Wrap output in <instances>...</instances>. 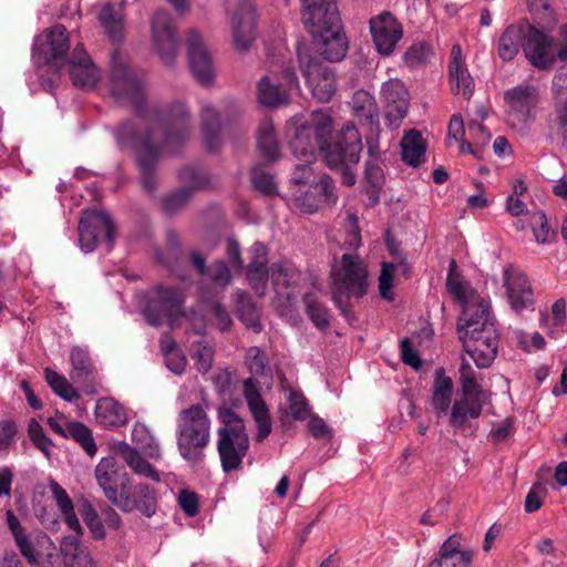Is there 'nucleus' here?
<instances>
[{
    "label": "nucleus",
    "mask_w": 567,
    "mask_h": 567,
    "mask_svg": "<svg viewBox=\"0 0 567 567\" xmlns=\"http://www.w3.org/2000/svg\"><path fill=\"white\" fill-rule=\"evenodd\" d=\"M332 118L322 111L312 112L310 120L295 128L290 141L293 155L307 163H312L316 153L323 155L330 168L340 167L347 163H358L362 151L361 134L358 128L346 124L333 143H329L332 133Z\"/></svg>",
    "instance_id": "1"
},
{
    "label": "nucleus",
    "mask_w": 567,
    "mask_h": 567,
    "mask_svg": "<svg viewBox=\"0 0 567 567\" xmlns=\"http://www.w3.org/2000/svg\"><path fill=\"white\" fill-rule=\"evenodd\" d=\"M148 116L152 126L135 145L143 188L152 193L156 186L155 165L162 150L175 152L189 136L190 115L182 102L165 107L153 106Z\"/></svg>",
    "instance_id": "2"
},
{
    "label": "nucleus",
    "mask_w": 567,
    "mask_h": 567,
    "mask_svg": "<svg viewBox=\"0 0 567 567\" xmlns=\"http://www.w3.org/2000/svg\"><path fill=\"white\" fill-rule=\"evenodd\" d=\"M32 58L37 64H48L60 70L69 66L72 82L78 87L93 89L101 79L96 68L83 44L73 47L69 38H35Z\"/></svg>",
    "instance_id": "3"
},
{
    "label": "nucleus",
    "mask_w": 567,
    "mask_h": 567,
    "mask_svg": "<svg viewBox=\"0 0 567 567\" xmlns=\"http://www.w3.org/2000/svg\"><path fill=\"white\" fill-rule=\"evenodd\" d=\"M210 442V420L200 404L183 409L177 416L176 445L183 460L197 465Z\"/></svg>",
    "instance_id": "4"
},
{
    "label": "nucleus",
    "mask_w": 567,
    "mask_h": 567,
    "mask_svg": "<svg viewBox=\"0 0 567 567\" xmlns=\"http://www.w3.org/2000/svg\"><path fill=\"white\" fill-rule=\"evenodd\" d=\"M332 300L342 315L350 321L353 311L351 298L360 299L369 286L368 270L364 262L354 255H342L339 265L331 270Z\"/></svg>",
    "instance_id": "5"
},
{
    "label": "nucleus",
    "mask_w": 567,
    "mask_h": 567,
    "mask_svg": "<svg viewBox=\"0 0 567 567\" xmlns=\"http://www.w3.org/2000/svg\"><path fill=\"white\" fill-rule=\"evenodd\" d=\"M219 420L223 425L217 431V451L223 471L230 473L240 468L249 449V439L244 421L231 410H220Z\"/></svg>",
    "instance_id": "6"
},
{
    "label": "nucleus",
    "mask_w": 567,
    "mask_h": 567,
    "mask_svg": "<svg viewBox=\"0 0 567 567\" xmlns=\"http://www.w3.org/2000/svg\"><path fill=\"white\" fill-rule=\"evenodd\" d=\"M50 488L65 524L76 534L65 536L61 542L60 549L65 567H95L86 547L80 544L79 535L83 529L74 512L72 499L56 482H52Z\"/></svg>",
    "instance_id": "7"
},
{
    "label": "nucleus",
    "mask_w": 567,
    "mask_h": 567,
    "mask_svg": "<svg viewBox=\"0 0 567 567\" xmlns=\"http://www.w3.org/2000/svg\"><path fill=\"white\" fill-rule=\"evenodd\" d=\"M110 92L120 104H131L141 111L144 102V83L140 74L130 68L126 60L115 52L112 56Z\"/></svg>",
    "instance_id": "8"
},
{
    "label": "nucleus",
    "mask_w": 567,
    "mask_h": 567,
    "mask_svg": "<svg viewBox=\"0 0 567 567\" xmlns=\"http://www.w3.org/2000/svg\"><path fill=\"white\" fill-rule=\"evenodd\" d=\"M302 21L310 35H341L343 28L336 0H301Z\"/></svg>",
    "instance_id": "9"
},
{
    "label": "nucleus",
    "mask_w": 567,
    "mask_h": 567,
    "mask_svg": "<svg viewBox=\"0 0 567 567\" xmlns=\"http://www.w3.org/2000/svg\"><path fill=\"white\" fill-rule=\"evenodd\" d=\"M298 59L302 74L315 97L320 102H328L336 92V79L331 69L308 54V44L299 42L297 45Z\"/></svg>",
    "instance_id": "10"
},
{
    "label": "nucleus",
    "mask_w": 567,
    "mask_h": 567,
    "mask_svg": "<svg viewBox=\"0 0 567 567\" xmlns=\"http://www.w3.org/2000/svg\"><path fill=\"white\" fill-rule=\"evenodd\" d=\"M184 316V293L179 288L157 286L148 296L144 317L151 326H159L164 318Z\"/></svg>",
    "instance_id": "11"
},
{
    "label": "nucleus",
    "mask_w": 567,
    "mask_h": 567,
    "mask_svg": "<svg viewBox=\"0 0 567 567\" xmlns=\"http://www.w3.org/2000/svg\"><path fill=\"white\" fill-rule=\"evenodd\" d=\"M104 235L109 247L112 248L114 240V227L110 216L103 212L86 209L83 212L79 224L80 247L85 252L94 250L97 238Z\"/></svg>",
    "instance_id": "12"
},
{
    "label": "nucleus",
    "mask_w": 567,
    "mask_h": 567,
    "mask_svg": "<svg viewBox=\"0 0 567 567\" xmlns=\"http://www.w3.org/2000/svg\"><path fill=\"white\" fill-rule=\"evenodd\" d=\"M71 381L86 395H96L101 389V381L89 352L80 347H73L70 353Z\"/></svg>",
    "instance_id": "13"
},
{
    "label": "nucleus",
    "mask_w": 567,
    "mask_h": 567,
    "mask_svg": "<svg viewBox=\"0 0 567 567\" xmlns=\"http://www.w3.org/2000/svg\"><path fill=\"white\" fill-rule=\"evenodd\" d=\"M122 512H140L146 517H152L156 513L157 498L154 488L144 483L135 485L126 484L120 492V497L114 504Z\"/></svg>",
    "instance_id": "14"
},
{
    "label": "nucleus",
    "mask_w": 567,
    "mask_h": 567,
    "mask_svg": "<svg viewBox=\"0 0 567 567\" xmlns=\"http://www.w3.org/2000/svg\"><path fill=\"white\" fill-rule=\"evenodd\" d=\"M504 100L509 107V114L525 123L534 116L540 102V91L537 85L523 83L505 91Z\"/></svg>",
    "instance_id": "15"
},
{
    "label": "nucleus",
    "mask_w": 567,
    "mask_h": 567,
    "mask_svg": "<svg viewBox=\"0 0 567 567\" xmlns=\"http://www.w3.org/2000/svg\"><path fill=\"white\" fill-rule=\"evenodd\" d=\"M464 351L474 360L477 368H488L497 355L498 333L496 328L487 327L484 334L461 340Z\"/></svg>",
    "instance_id": "16"
},
{
    "label": "nucleus",
    "mask_w": 567,
    "mask_h": 567,
    "mask_svg": "<svg viewBox=\"0 0 567 567\" xmlns=\"http://www.w3.org/2000/svg\"><path fill=\"white\" fill-rule=\"evenodd\" d=\"M95 480L112 504L116 503L120 492L130 483L127 473L118 468L113 457H104L99 462L95 467Z\"/></svg>",
    "instance_id": "17"
},
{
    "label": "nucleus",
    "mask_w": 567,
    "mask_h": 567,
    "mask_svg": "<svg viewBox=\"0 0 567 567\" xmlns=\"http://www.w3.org/2000/svg\"><path fill=\"white\" fill-rule=\"evenodd\" d=\"M260 386L252 378L244 382V395L248 404L249 411L257 423L256 440L264 441L271 432L272 424L270 420L269 410L261 398Z\"/></svg>",
    "instance_id": "18"
},
{
    "label": "nucleus",
    "mask_w": 567,
    "mask_h": 567,
    "mask_svg": "<svg viewBox=\"0 0 567 567\" xmlns=\"http://www.w3.org/2000/svg\"><path fill=\"white\" fill-rule=\"evenodd\" d=\"M47 423L58 435L78 442L89 456L93 457L96 454L97 446L91 430L85 424L68 421L62 414L49 417Z\"/></svg>",
    "instance_id": "19"
},
{
    "label": "nucleus",
    "mask_w": 567,
    "mask_h": 567,
    "mask_svg": "<svg viewBox=\"0 0 567 567\" xmlns=\"http://www.w3.org/2000/svg\"><path fill=\"white\" fill-rule=\"evenodd\" d=\"M533 22L528 19H519L516 23L508 25L503 35H548L554 32L559 23L554 7L545 12L532 18Z\"/></svg>",
    "instance_id": "20"
},
{
    "label": "nucleus",
    "mask_w": 567,
    "mask_h": 567,
    "mask_svg": "<svg viewBox=\"0 0 567 567\" xmlns=\"http://www.w3.org/2000/svg\"><path fill=\"white\" fill-rule=\"evenodd\" d=\"M473 556V549H462V536L454 534L441 545L439 557L427 567H472Z\"/></svg>",
    "instance_id": "21"
},
{
    "label": "nucleus",
    "mask_w": 567,
    "mask_h": 567,
    "mask_svg": "<svg viewBox=\"0 0 567 567\" xmlns=\"http://www.w3.org/2000/svg\"><path fill=\"white\" fill-rule=\"evenodd\" d=\"M188 61L196 81L203 85L212 84L214 80L213 60L202 38H189Z\"/></svg>",
    "instance_id": "22"
},
{
    "label": "nucleus",
    "mask_w": 567,
    "mask_h": 567,
    "mask_svg": "<svg viewBox=\"0 0 567 567\" xmlns=\"http://www.w3.org/2000/svg\"><path fill=\"white\" fill-rule=\"evenodd\" d=\"M504 285L513 309L519 312L533 307L532 287L524 274L514 268L506 269Z\"/></svg>",
    "instance_id": "23"
},
{
    "label": "nucleus",
    "mask_w": 567,
    "mask_h": 567,
    "mask_svg": "<svg viewBox=\"0 0 567 567\" xmlns=\"http://www.w3.org/2000/svg\"><path fill=\"white\" fill-rule=\"evenodd\" d=\"M449 78L451 89L455 94H461L464 99L470 100L474 92V80L471 76L464 59L462 49L458 44L453 45L451 50Z\"/></svg>",
    "instance_id": "24"
},
{
    "label": "nucleus",
    "mask_w": 567,
    "mask_h": 567,
    "mask_svg": "<svg viewBox=\"0 0 567 567\" xmlns=\"http://www.w3.org/2000/svg\"><path fill=\"white\" fill-rule=\"evenodd\" d=\"M551 95L556 115L557 133L567 146V69L558 71L551 82Z\"/></svg>",
    "instance_id": "25"
},
{
    "label": "nucleus",
    "mask_w": 567,
    "mask_h": 567,
    "mask_svg": "<svg viewBox=\"0 0 567 567\" xmlns=\"http://www.w3.org/2000/svg\"><path fill=\"white\" fill-rule=\"evenodd\" d=\"M526 59L538 69H548L556 60L557 49L553 38H527L523 44Z\"/></svg>",
    "instance_id": "26"
},
{
    "label": "nucleus",
    "mask_w": 567,
    "mask_h": 567,
    "mask_svg": "<svg viewBox=\"0 0 567 567\" xmlns=\"http://www.w3.org/2000/svg\"><path fill=\"white\" fill-rule=\"evenodd\" d=\"M484 401L485 395L462 393L452 405L450 424L457 430H463L468 417L477 419L481 415Z\"/></svg>",
    "instance_id": "27"
},
{
    "label": "nucleus",
    "mask_w": 567,
    "mask_h": 567,
    "mask_svg": "<svg viewBox=\"0 0 567 567\" xmlns=\"http://www.w3.org/2000/svg\"><path fill=\"white\" fill-rule=\"evenodd\" d=\"M381 94L386 103L388 116L401 120L408 114L409 93L399 80H390L382 86Z\"/></svg>",
    "instance_id": "28"
},
{
    "label": "nucleus",
    "mask_w": 567,
    "mask_h": 567,
    "mask_svg": "<svg viewBox=\"0 0 567 567\" xmlns=\"http://www.w3.org/2000/svg\"><path fill=\"white\" fill-rule=\"evenodd\" d=\"M6 520L9 530L11 532L14 543L20 550V554L31 565H38L39 554L34 548V544L27 533V529L21 525L19 518L14 515L12 509L6 512Z\"/></svg>",
    "instance_id": "29"
},
{
    "label": "nucleus",
    "mask_w": 567,
    "mask_h": 567,
    "mask_svg": "<svg viewBox=\"0 0 567 567\" xmlns=\"http://www.w3.org/2000/svg\"><path fill=\"white\" fill-rule=\"evenodd\" d=\"M351 105L354 116L362 122V125H368L372 133L378 131V106L369 92L363 90L357 91L353 94Z\"/></svg>",
    "instance_id": "30"
},
{
    "label": "nucleus",
    "mask_w": 567,
    "mask_h": 567,
    "mask_svg": "<svg viewBox=\"0 0 567 567\" xmlns=\"http://www.w3.org/2000/svg\"><path fill=\"white\" fill-rule=\"evenodd\" d=\"M94 415L96 422L104 427L122 426L127 421L124 408L111 398H102L96 402Z\"/></svg>",
    "instance_id": "31"
},
{
    "label": "nucleus",
    "mask_w": 567,
    "mask_h": 567,
    "mask_svg": "<svg viewBox=\"0 0 567 567\" xmlns=\"http://www.w3.org/2000/svg\"><path fill=\"white\" fill-rule=\"evenodd\" d=\"M117 454L122 457V460L126 463V465L137 475L150 478L154 482H159L161 476L159 473L150 464L141 453L123 442L117 447Z\"/></svg>",
    "instance_id": "32"
},
{
    "label": "nucleus",
    "mask_w": 567,
    "mask_h": 567,
    "mask_svg": "<svg viewBox=\"0 0 567 567\" xmlns=\"http://www.w3.org/2000/svg\"><path fill=\"white\" fill-rule=\"evenodd\" d=\"M426 144L421 133L410 130L401 141V155L403 162L411 166H419L425 159Z\"/></svg>",
    "instance_id": "33"
},
{
    "label": "nucleus",
    "mask_w": 567,
    "mask_h": 567,
    "mask_svg": "<svg viewBox=\"0 0 567 567\" xmlns=\"http://www.w3.org/2000/svg\"><path fill=\"white\" fill-rule=\"evenodd\" d=\"M231 23L234 35H246L254 31L257 23L256 6L254 0H238V6L233 14Z\"/></svg>",
    "instance_id": "34"
},
{
    "label": "nucleus",
    "mask_w": 567,
    "mask_h": 567,
    "mask_svg": "<svg viewBox=\"0 0 567 567\" xmlns=\"http://www.w3.org/2000/svg\"><path fill=\"white\" fill-rule=\"evenodd\" d=\"M310 47L329 61H340L349 48L348 38H311Z\"/></svg>",
    "instance_id": "35"
},
{
    "label": "nucleus",
    "mask_w": 567,
    "mask_h": 567,
    "mask_svg": "<svg viewBox=\"0 0 567 567\" xmlns=\"http://www.w3.org/2000/svg\"><path fill=\"white\" fill-rule=\"evenodd\" d=\"M200 116L206 147L209 152H215L219 147V115L210 105H204Z\"/></svg>",
    "instance_id": "36"
},
{
    "label": "nucleus",
    "mask_w": 567,
    "mask_h": 567,
    "mask_svg": "<svg viewBox=\"0 0 567 567\" xmlns=\"http://www.w3.org/2000/svg\"><path fill=\"white\" fill-rule=\"evenodd\" d=\"M257 146L259 153L268 161L272 162L279 157V144L272 122L264 121L260 123Z\"/></svg>",
    "instance_id": "37"
},
{
    "label": "nucleus",
    "mask_w": 567,
    "mask_h": 567,
    "mask_svg": "<svg viewBox=\"0 0 567 567\" xmlns=\"http://www.w3.org/2000/svg\"><path fill=\"white\" fill-rule=\"evenodd\" d=\"M473 315L470 309L463 310L462 316L458 318L457 332L460 340L472 338L475 336L484 334L487 327L495 328L493 317H481L482 321H474Z\"/></svg>",
    "instance_id": "38"
},
{
    "label": "nucleus",
    "mask_w": 567,
    "mask_h": 567,
    "mask_svg": "<svg viewBox=\"0 0 567 567\" xmlns=\"http://www.w3.org/2000/svg\"><path fill=\"white\" fill-rule=\"evenodd\" d=\"M45 380L52 391L68 402H73L80 399L79 388H74L72 383L62 374L54 370L47 368L44 370Z\"/></svg>",
    "instance_id": "39"
},
{
    "label": "nucleus",
    "mask_w": 567,
    "mask_h": 567,
    "mask_svg": "<svg viewBox=\"0 0 567 567\" xmlns=\"http://www.w3.org/2000/svg\"><path fill=\"white\" fill-rule=\"evenodd\" d=\"M299 277V270L289 260H280L270 266V279L276 288L295 286Z\"/></svg>",
    "instance_id": "40"
},
{
    "label": "nucleus",
    "mask_w": 567,
    "mask_h": 567,
    "mask_svg": "<svg viewBox=\"0 0 567 567\" xmlns=\"http://www.w3.org/2000/svg\"><path fill=\"white\" fill-rule=\"evenodd\" d=\"M453 393V381L443 373L437 375L433 385L432 405L434 410L447 413Z\"/></svg>",
    "instance_id": "41"
},
{
    "label": "nucleus",
    "mask_w": 567,
    "mask_h": 567,
    "mask_svg": "<svg viewBox=\"0 0 567 567\" xmlns=\"http://www.w3.org/2000/svg\"><path fill=\"white\" fill-rule=\"evenodd\" d=\"M290 196L293 205L303 213H315L319 207L320 197L315 183L290 189Z\"/></svg>",
    "instance_id": "42"
},
{
    "label": "nucleus",
    "mask_w": 567,
    "mask_h": 567,
    "mask_svg": "<svg viewBox=\"0 0 567 567\" xmlns=\"http://www.w3.org/2000/svg\"><path fill=\"white\" fill-rule=\"evenodd\" d=\"M99 21L109 35H120L124 30L123 9L106 3L99 13Z\"/></svg>",
    "instance_id": "43"
},
{
    "label": "nucleus",
    "mask_w": 567,
    "mask_h": 567,
    "mask_svg": "<svg viewBox=\"0 0 567 567\" xmlns=\"http://www.w3.org/2000/svg\"><path fill=\"white\" fill-rule=\"evenodd\" d=\"M371 35H403V28L396 18L385 11L370 19Z\"/></svg>",
    "instance_id": "44"
},
{
    "label": "nucleus",
    "mask_w": 567,
    "mask_h": 567,
    "mask_svg": "<svg viewBox=\"0 0 567 567\" xmlns=\"http://www.w3.org/2000/svg\"><path fill=\"white\" fill-rule=\"evenodd\" d=\"M364 178L368 184L365 193L372 204L378 203L379 193L384 182L383 171L377 159H371L365 163Z\"/></svg>",
    "instance_id": "45"
},
{
    "label": "nucleus",
    "mask_w": 567,
    "mask_h": 567,
    "mask_svg": "<svg viewBox=\"0 0 567 567\" xmlns=\"http://www.w3.org/2000/svg\"><path fill=\"white\" fill-rule=\"evenodd\" d=\"M303 303L307 315L317 328L324 330L330 326L329 311L324 305L319 302L315 293H306L303 296Z\"/></svg>",
    "instance_id": "46"
},
{
    "label": "nucleus",
    "mask_w": 567,
    "mask_h": 567,
    "mask_svg": "<svg viewBox=\"0 0 567 567\" xmlns=\"http://www.w3.org/2000/svg\"><path fill=\"white\" fill-rule=\"evenodd\" d=\"M458 382L461 384L463 394H480L485 395V392L480 383V374L473 369L466 359H462L458 369Z\"/></svg>",
    "instance_id": "47"
},
{
    "label": "nucleus",
    "mask_w": 567,
    "mask_h": 567,
    "mask_svg": "<svg viewBox=\"0 0 567 567\" xmlns=\"http://www.w3.org/2000/svg\"><path fill=\"white\" fill-rule=\"evenodd\" d=\"M259 102L267 106H279L288 103L287 93L279 86L269 83L267 78L260 80L258 84Z\"/></svg>",
    "instance_id": "48"
},
{
    "label": "nucleus",
    "mask_w": 567,
    "mask_h": 567,
    "mask_svg": "<svg viewBox=\"0 0 567 567\" xmlns=\"http://www.w3.org/2000/svg\"><path fill=\"white\" fill-rule=\"evenodd\" d=\"M132 439L136 443L141 444L146 454L152 458L161 457V449L157 443L154 442L153 436L148 427L143 423H136L132 430Z\"/></svg>",
    "instance_id": "49"
},
{
    "label": "nucleus",
    "mask_w": 567,
    "mask_h": 567,
    "mask_svg": "<svg viewBox=\"0 0 567 567\" xmlns=\"http://www.w3.org/2000/svg\"><path fill=\"white\" fill-rule=\"evenodd\" d=\"M190 357L196 369L200 373H206L212 368L214 351L207 342L198 341L192 344Z\"/></svg>",
    "instance_id": "50"
},
{
    "label": "nucleus",
    "mask_w": 567,
    "mask_h": 567,
    "mask_svg": "<svg viewBox=\"0 0 567 567\" xmlns=\"http://www.w3.org/2000/svg\"><path fill=\"white\" fill-rule=\"evenodd\" d=\"M287 398L289 410L292 417L297 421H305L310 416V406L308 400L302 393L289 388Z\"/></svg>",
    "instance_id": "51"
},
{
    "label": "nucleus",
    "mask_w": 567,
    "mask_h": 567,
    "mask_svg": "<svg viewBox=\"0 0 567 567\" xmlns=\"http://www.w3.org/2000/svg\"><path fill=\"white\" fill-rule=\"evenodd\" d=\"M81 516L85 525L91 530L92 535L96 539H102L105 536L104 526L97 515L95 508L85 501L80 508Z\"/></svg>",
    "instance_id": "52"
},
{
    "label": "nucleus",
    "mask_w": 567,
    "mask_h": 567,
    "mask_svg": "<svg viewBox=\"0 0 567 567\" xmlns=\"http://www.w3.org/2000/svg\"><path fill=\"white\" fill-rule=\"evenodd\" d=\"M432 55V48L425 41L414 43L404 54V60L410 66L425 63Z\"/></svg>",
    "instance_id": "53"
},
{
    "label": "nucleus",
    "mask_w": 567,
    "mask_h": 567,
    "mask_svg": "<svg viewBox=\"0 0 567 567\" xmlns=\"http://www.w3.org/2000/svg\"><path fill=\"white\" fill-rule=\"evenodd\" d=\"M251 182L254 187L262 194L274 195L276 193V184L272 175L260 166L252 168Z\"/></svg>",
    "instance_id": "54"
},
{
    "label": "nucleus",
    "mask_w": 567,
    "mask_h": 567,
    "mask_svg": "<svg viewBox=\"0 0 567 567\" xmlns=\"http://www.w3.org/2000/svg\"><path fill=\"white\" fill-rule=\"evenodd\" d=\"M152 35H174L176 25L171 16L163 10L157 11L152 18Z\"/></svg>",
    "instance_id": "55"
},
{
    "label": "nucleus",
    "mask_w": 567,
    "mask_h": 567,
    "mask_svg": "<svg viewBox=\"0 0 567 567\" xmlns=\"http://www.w3.org/2000/svg\"><path fill=\"white\" fill-rule=\"evenodd\" d=\"M28 434L32 443L47 456L50 455L51 440L45 435L41 424L32 419L28 425Z\"/></svg>",
    "instance_id": "56"
},
{
    "label": "nucleus",
    "mask_w": 567,
    "mask_h": 567,
    "mask_svg": "<svg viewBox=\"0 0 567 567\" xmlns=\"http://www.w3.org/2000/svg\"><path fill=\"white\" fill-rule=\"evenodd\" d=\"M190 194L192 192L189 187H183L167 194L162 199L163 209L167 213H174L178 210L188 202Z\"/></svg>",
    "instance_id": "57"
},
{
    "label": "nucleus",
    "mask_w": 567,
    "mask_h": 567,
    "mask_svg": "<svg viewBox=\"0 0 567 567\" xmlns=\"http://www.w3.org/2000/svg\"><path fill=\"white\" fill-rule=\"evenodd\" d=\"M546 495H547L546 485L542 482L534 483L525 498V504H524L525 511L527 513H534V512L538 511L542 507Z\"/></svg>",
    "instance_id": "58"
},
{
    "label": "nucleus",
    "mask_w": 567,
    "mask_h": 567,
    "mask_svg": "<svg viewBox=\"0 0 567 567\" xmlns=\"http://www.w3.org/2000/svg\"><path fill=\"white\" fill-rule=\"evenodd\" d=\"M270 268L267 267H247V279L257 295L264 296Z\"/></svg>",
    "instance_id": "59"
},
{
    "label": "nucleus",
    "mask_w": 567,
    "mask_h": 567,
    "mask_svg": "<svg viewBox=\"0 0 567 567\" xmlns=\"http://www.w3.org/2000/svg\"><path fill=\"white\" fill-rule=\"evenodd\" d=\"M310 164L311 163L303 162L296 165V168L291 174L292 186L290 189H296L300 186H307L317 182L313 168Z\"/></svg>",
    "instance_id": "60"
},
{
    "label": "nucleus",
    "mask_w": 567,
    "mask_h": 567,
    "mask_svg": "<svg viewBox=\"0 0 567 567\" xmlns=\"http://www.w3.org/2000/svg\"><path fill=\"white\" fill-rule=\"evenodd\" d=\"M361 245V233L358 226V216L348 212L347 216V231L343 241V247L347 249H357Z\"/></svg>",
    "instance_id": "61"
},
{
    "label": "nucleus",
    "mask_w": 567,
    "mask_h": 567,
    "mask_svg": "<svg viewBox=\"0 0 567 567\" xmlns=\"http://www.w3.org/2000/svg\"><path fill=\"white\" fill-rule=\"evenodd\" d=\"M155 47L165 64L174 62L177 54V38H155Z\"/></svg>",
    "instance_id": "62"
},
{
    "label": "nucleus",
    "mask_w": 567,
    "mask_h": 567,
    "mask_svg": "<svg viewBox=\"0 0 567 567\" xmlns=\"http://www.w3.org/2000/svg\"><path fill=\"white\" fill-rule=\"evenodd\" d=\"M395 271V265L392 262H383L381 274L379 277V290L382 298L392 300L393 295L391 288L393 285V277Z\"/></svg>",
    "instance_id": "63"
},
{
    "label": "nucleus",
    "mask_w": 567,
    "mask_h": 567,
    "mask_svg": "<svg viewBox=\"0 0 567 567\" xmlns=\"http://www.w3.org/2000/svg\"><path fill=\"white\" fill-rule=\"evenodd\" d=\"M455 267L456 264L454 260H452L446 285L455 298L460 300L462 305H465V302H470V300H467V286L454 274Z\"/></svg>",
    "instance_id": "64"
}]
</instances>
